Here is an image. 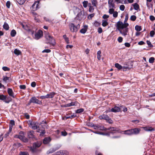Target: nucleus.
I'll return each instance as SVG.
<instances>
[{"label": "nucleus", "mask_w": 155, "mask_h": 155, "mask_svg": "<svg viewBox=\"0 0 155 155\" xmlns=\"http://www.w3.org/2000/svg\"><path fill=\"white\" fill-rule=\"evenodd\" d=\"M102 25L103 27H105L108 25V23L106 20H103Z\"/></svg>", "instance_id": "31"}, {"label": "nucleus", "mask_w": 155, "mask_h": 155, "mask_svg": "<svg viewBox=\"0 0 155 155\" xmlns=\"http://www.w3.org/2000/svg\"><path fill=\"white\" fill-rule=\"evenodd\" d=\"M24 115L26 119H28L30 118V116L27 113H25Z\"/></svg>", "instance_id": "51"}, {"label": "nucleus", "mask_w": 155, "mask_h": 155, "mask_svg": "<svg viewBox=\"0 0 155 155\" xmlns=\"http://www.w3.org/2000/svg\"><path fill=\"white\" fill-rule=\"evenodd\" d=\"M125 8V7L124 5H120V9L121 11H123L124 10Z\"/></svg>", "instance_id": "54"}, {"label": "nucleus", "mask_w": 155, "mask_h": 155, "mask_svg": "<svg viewBox=\"0 0 155 155\" xmlns=\"http://www.w3.org/2000/svg\"><path fill=\"white\" fill-rule=\"evenodd\" d=\"M14 137L15 138H18L21 140L22 141V137L21 136H20L19 135H16Z\"/></svg>", "instance_id": "47"}, {"label": "nucleus", "mask_w": 155, "mask_h": 155, "mask_svg": "<svg viewBox=\"0 0 155 155\" xmlns=\"http://www.w3.org/2000/svg\"><path fill=\"white\" fill-rule=\"evenodd\" d=\"M107 130L110 131H114V134L116 132H119V129L115 127H110L107 128Z\"/></svg>", "instance_id": "13"}, {"label": "nucleus", "mask_w": 155, "mask_h": 155, "mask_svg": "<svg viewBox=\"0 0 155 155\" xmlns=\"http://www.w3.org/2000/svg\"><path fill=\"white\" fill-rule=\"evenodd\" d=\"M108 116L106 114H103L99 116V118L100 119H104L106 120L108 119Z\"/></svg>", "instance_id": "20"}, {"label": "nucleus", "mask_w": 155, "mask_h": 155, "mask_svg": "<svg viewBox=\"0 0 155 155\" xmlns=\"http://www.w3.org/2000/svg\"><path fill=\"white\" fill-rule=\"evenodd\" d=\"M155 58L153 57H150L149 60V62L150 63H153L154 62Z\"/></svg>", "instance_id": "40"}, {"label": "nucleus", "mask_w": 155, "mask_h": 155, "mask_svg": "<svg viewBox=\"0 0 155 155\" xmlns=\"http://www.w3.org/2000/svg\"><path fill=\"white\" fill-rule=\"evenodd\" d=\"M140 130V128H136L134 129H128L123 131L124 134L125 135H131L134 134L137 135L139 134Z\"/></svg>", "instance_id": "2"}, {"label": "nucleus", "mask_w": 155, "mask_h": 155, "mask_svg": "<svg viewBox=\"0 0 155 155\" xmlns=\"http://www.w3.org/2000/svg\"><path fill=\"white\" fill-rule=\"evenodd\" d=\"M132 5L134 6V9L136 10H138L140 8L139 5L137 3H135Z\"/></svg>", "instance_id": "25"}, {"label": "nucleus", "mask_w": 155, "mask_h": 155, "mask_svg": "<svg viewBox=\"0 0 155 155\" xmlns=\"http://www.w3.org/2000/svg\"><path fill=\"white\" fill-rule=\"evenodd\" d=\"M2 69L5 71H9L10 70L9 68L5 66L3 67Z\"/></svg>", "instance_id": "48"}, {"label": "nucleus", "mask_w": 155, "mask_h": 155, "mask_svg": "<svg viewBox=\"0 0 155 155\" xmlns=\"http://www.w3.org/2000/svg\"><path fill=\"white\" fill-rule=\"evenodd\" d=\"M106 121L107 122H108L109 124H112L113 122V121L110 118H109L108 117V119H107L106 120Z\"/></svg>", "instance_id": "56"}, {"label": "nucleus", "mask_w": 155, "mask_h": 155, "mask_svg": "<svg viewBox=\"0 0 155 155\" xmlns=\"http://www.w3.org/2000/svg\"><path fill=\"white\" fill-rule=\"evenodd\" d=\"M96 155H103V154L101 152H99L97 150H96L95 151Z\"/></svg>", "instance_id": "64"}, {"label": "nucleus", "mask_w": 155, "mask_h": 155, "mask_svg": "<svg viewBox=\"0 0 155 155\" xmlns=\"http://www.w3.org/2000/svg\"><path fill=\"white\" fill-rule=\"evenodd\" d=\"M38 123L35 121L31 122L30 124V125L32 129L36 130L38 129L37 126Z\"/></svg>", "instance_id": "11"}, {"label": "nucleus", "mask_w": 155, "mask_h": 155, "mask_svg": "<svg viewBox=\"0 0 155 155\" xmlns=\"http://www.w3.org/2000/svg\"><path fill=\"white\" fill-rule=\"evenodd\" d=\"M92 4L94 6L96 7L97 2L96 0H91Z\"/></svg>", "instance_id": "39"}, {"label": "nucleus", "mask_w": 155, "mask_h": 155, "mask_svg": "<svg viewBox=\"0 0 155 155\" xmlns=\"http://www.w3.org/2000/svg\"><path fill=\"white\" fill-rule=\"evenodd\" d=\"M114 12H115L113 8H111L109 9V13L110 14H113Z\"/></svg>", "instance_id": "49"}, {"label": "nucleus", "mask_w": 155, "mask_h": 155, "mask_svg": "<svg viewBox=\"0 0 155 155\" xmlns=\"http://www.w3.org/2000/svg\"><path fill=\"white\" fill-rule=\"evenodd\" d=\"M3 80L4 81L7 82V81L9 80V78L7 77L4 76Z\"/></svg>", "instance_id": "45"}, {"label": "nucleus", "mask_w": 155, "mask_h": 155, "mask_svg": "<svg viewBox=\"0 0 155 155\" xmlns=\"http://www.w3.org/2000/svg\"><path fill=\"white\" fill-rule=\"evenodd\" d=\"M123 39V38L122 37H119L117 39V41L119 43H121L122 42Z\"/></svg>", "instance_id": "57"}, {"label": "nucleus", "mask_w": 155, "mask_h": 155, "mask_svg": "<svg viewBox=\"0 0 155 155\" xmlns=\"http://www.w3.org/2000/svg\"><path fill=\"white\" fill-rule=\"evenodd\" d=\"M113 0H108V3L109 5V7L111 8V7L114 8V4L113 3Z\"/></svg>", "instance_id": "22"}, {"label": "nucleus", "mask_w": 155, "mask_h": 155, "mask_svg": "<svg viewBox=\"0 0 155 155\" xmlns=\"http://www.w3.org/2000/svg\"><path fill=\"white\" fill-rule=\"evenodd\" d=\"M16 34V31L14 29H13L12 30L11 32V35L12 37H14L15 36Z\"/></svg>", "instance_id": "29"}, {"label": "nucleus", "mask_w": 155, "mask_h": 155, "mask_svg": "<svg viewBox=\"0 0 155 155\" xmlns=\"http://www.w3.org/2000/svg\"><path fill=\"white\" fill-rule=\"evenodd\" d=\"M7 98V96L3 94H0V100L4 101L5 102V101Z\"/></svg>", "instance_id": "24"}, {"label": "nucleus", "mask_w": 155, "mask_h": 155, "mask_svg": "<svg viewBox=\"0 0 155 155\" xmlns=\"http://www.w3.org/2000/svg\"><path fill=\"white\" fill-rule=\"evenodd\" d=\"M100 25L101 23H99L97 21H95L94 23V25L96 27H97L99 26Z\"/></svg>", "instance_id": "43"}, {"label": "nucleus", "mask_w": 155, "mask_h": 155, "mask_svg": "<svg viewBox=\"0 0 155 155\" xmlns=\"http://www.w3.org/2000/svg\"><path fill=\"white\" fill-rule=\"evenodd\" d=\"M101 51H99L97 52V58L98 59V60H101Z\"/></svg>", "instance_id": "35"}, {"label": "nucleus", "mask_w": 155, "mask_h": 155, "mask_svg": "<svg viewBox=\"0 0 155 155\" xmlns=\"http://www.w3.org/2000/svg\"><path fill=\"white\" fill-rule=\"evenodd\" d=\"M7 92L9 96L12 97L13 98L15 97L14 94L12 89L9 88H8L7 90Z\"/></svg>", "instance_id": "14"}, {"label": "nucleus", "mask_w": 155, "mask_h": 155, "mask_svg": "<svg viewBox=\"0 0 155 155\" xmlns=\"http://www.w3.org/2000/svg\"><path fill=\"white\" fill-rule=\"evenodd\" d=\"M19 155H29V154L27 152H20Z\"/></svg>", "instance_id": "42"}, {"label": "nucleus", "mask_w": 155, "mask_h": 155, "mask_svg": "<svg viewBox=\"0 0 155 155\" xmlns=\"http://www.w3.org/2000/svg\"><path fill=\"white\" fill-rule=\"evenodd\" d=\"M150 19L151 21H153L155 20V18L153 15H150Z\"/></svg>", "instance_id": "62"}, {"label": "nucleus", "mask_w": 155, "mask_h": 155, "mask_svg": "<svg viewBox=\"0 0 155 155\" xmlns=\"http://www.w3.org/2000/svg\"><path fill=\"white\" fill-rule=\"evenodd\" d=\"M120 107L117 106H115L114 107L112 108L110 111L113 112H117L120 111Z\"/></svg>", "instance_id": "15"}, {"label": "nucleus", "mask_w": 155, "mask_h": 155, "mask_svg": "<svg viewBox=\"0 0 155 155\" xmlns=\"http://www.w3.org/2000/svg\"><path fill=\"white\" fill-rule=\"evenodd\" d=\"M84 111V109L83 108H80L78 109H77L76 111V113L77 114H80L82 112H83Z\"/></svg>", "instance_id": "33"}, {"label": "nucleus", "mask_w": 155, "mask_h": 155, "mask_svg": "<svg viewBox=\"0 0 155 155\" xmlns=\"http://www.w3.org/2000/svg\"><path fill=\"white\" fill-rule=\"evenodd\" d=\"M143 129L146 131L151 132L155 130L154 128L150 127H143Z\"/></svg>", "instance_id": "16"}, {"label": "nucleus", "mask_w": 155, "mask_h": 155, "mask_svg": "<svg viewBox=\"0 0 155 155\" xmlns=\"http://www.w3.org/2000/svg\"><path fill=\"white\" fill-rule=\"evenodd\" d=\"M59 155H68V152L65 150H60L58 151Z\"/></svg>", "instance_id": "23"}, {"label": "nucleus", "mask_w": 155, "mask_h": 155, "mask_svg": "<svg viewBox=\"0 0 155 155\" xmlns=\"http://www.w3.org/2000/svg\"><path fill=\"white\" fill-rule=\"evenodd\" d=\"M3 28L6 30H8L9 29V26L8 24L6 22L4 23V25H3Z\"/></svg>", "instance_id": "28"}, {"label": "nucleus", "mask_w": 155, "mask_h": 155, "mask_svg": "<svg viewBox=\"0 0 155 155\" xmlns=\"http://www.w3.org/2000/svg\"><path fill=\"white\" fill-rule=\"evenodd\" d=\"M129 26V24L128 23L126 22L124 23V24H123V27L124 28H127V27Z\"/></svg>", "instance_id": "55"}, {"label": "nucleus", "mask_w": 155, "mask_h": 155, "mask_svg": "<svg viewBox=\"0 0 155 155\" xmlns=\"http://www.w3.org/2000/svg\"><path fill=\"white\" fill-rule=\"evenodd\" d=\"M51 140V139L50 137H45L43 140V143L44 144H48Z\"/></svg>", "instance_id": "8"}, {"label": "nucleus", "mask_w": 155, "mask_h": 155, "mask_svg": "<svg viewBox=\"0 0 155 155\" xmlns=\"http://www.w3.org/2000/svg\"><path fill=\"white\" fill-rule=\"evenodd\" d=\"M20 88L21 89H25L26 87V86L25 85H20L19 86Z\"/></svg>", "instance_id": "60"}, {"label": "nucleus", "mask_w": 155, "mask_h": 155, "mask_svg": "<svg viewBox=\"0 0 155 155\" xmlns=\"http://www.w3.org/2000/svg\"><path fill=\"white\" fill-rule=\"evenodd\" d=\"M43 35L42 31L41 30H39L35 34V38L36 40H38L41 38L42 37Z\"/></svg>", "instance_id": "6"}, {"label": "nucleus", "mask_w": 155, "mask_h": 155, "mask_svg": "<svg viewBox=\"0 0 155 155\" xmlns=\"http://www.w3.org/2000/svg\"><path fill=\"white\" fill-rule=\"evenodd\" d=\"M39 2L37 1L35 2L32 5L31 8L33 11H35L38 8V4Z\"/></svg>", "instance_id": "9"}, {"label": "nucleus", "mask_w": 155, "mask_h": 155, "mask_svg": "<svg viewBox=\"0 0 155 155\" xmlns=\"http://www.w3.org/2000/svg\"><path fill=\"white\" fill-rule=\"evenodd\" d=\"M128 28H124L123 30V31L122 32V31H120V33L123 35L124 36H126L127 35V32L128 31Z\"/></svg>", "instance_id": "21"}, {"label": "nucleus", "mask_w": 155, "mask_h": 155, "mask_svg": "<svg viewBox=\"0 0 155 155\" xmlns=\"http://www.w3.org/2000/svg\"><path fill=\"white\" fill-rule=\"evenodd\" d=\"M83 5L84 8H86L87 6L88 2L87 1H84L83 2Z\"/></svg>", "instance_id": "44"}, {"label": "nucleus", "mask_w": 155, "mask_h": 155, "mask_svg": "<svg viewBox=\"0 0 155 155\" xmlns=\"http://www.w3.org/2000/svg\"><path fill=\"white\" fill-rule=\"evenodd\" d=\"M86 17V15L85 14L84 11L80 12L77 15V18L79 21L84 20Z\"/></svg>", "instance_id": "5"}, {"label": "nucleus", "mask_w": 155, "mask_h": 155, "mask_svg": "<svg viewBox=\"0 0 155 155\" xmlns=\"http://www.w3.org/2000/svg\"><path fill=\"white\" fill-rule=\"evenodd\" d=\"M51 50L49 49H45L42 51V53H49L51 52Z\"/></svg>", "instance_id": "53"}, {"label": "nucleus", "mask_w": 155, "mask_h": 155, "mask_svg": "<svg viewBox=\"0 0 155 155\" xmlns=\"http://www.w3.org/2000/svg\"><path fill=\"white\" fill-rule=\"evenodd\" d=\"M14 52L15 54L17 55L20 54L21 53V52L17 49H15L14 50Z\"/></svg>", "instance_id": "26"}, {"label": "nucleus", "mask_w": 155, "mask_h": 155, "mask_svg": "<svg viewBox=\"0 0 155 155\" xmlns=\"http://www.w3.org/2000/svg\"><path fill=\"white\" fill-rule=\"evenodd\" d=\"M42 142L41 141H37L33 143L32 146L29 147L30 151L33 154H37L41 151V150L38 148L41 145Z\"/></svg>", "instance_id": "1"}, {"label": "nucleus", "mask_w": 155, "mask_h": 155, "mask_svg": "<svg viewBox=\"0 0 155 155\" xmlns=\"http://www.w3.org/2000/svg\"><path fill=\"white\" fill-rule=\"evenodd\" d=\"M45 37L47 41V44H50L54 46L55 45V42L54 41V39L53 37L51 36L49 33H46L45 35Z\"/></svg>", "instance_id": "3"}, {"label": "nucleus", "mask_w": 155, "mask_h": 155, "mask_svg": "<svg viewBox=\"0 0 155 155\" xmlns=\"http://www.w3.org/2000/svg\"><path fill=\"white\" fill-rule=\"evenodd\" d=\"M155 34V32L153 31H150V36L151 37H153V36Z\"/></svg>", "instance_id": "63"}, {"label": "nucleus", "mask_w": 155, "mask_h": 155, "mask_svg": "<svg viewBox=\"0 0 155 155\" xmlns=\"http://www.w3.org/2000/svg\"><path fill=\"white\" fill-rule=\"evenodd\" d=\"M137 18V17L136 16L133 15L131 16L130 19V20L133 21H135Z\"/></svg>", "instance_id": "41"}, {"label": "nucleus", "mask_w": 155, "mask_h": 155, "mask_svg": "<svg viewBox=\"0 0 155 155\" xmlns=\"http://www.w3.org/2000/svg\"><path fill=\"white\" fill-rule=\"evenodd\" d=\"M11 3L9 1H8L6 3V6L8 8H9L10 6Z\"/></svg>", "instance_id": "58"}, {"label": "nucleus", "mask_w": 155, "mask_h": 155, "mask_svg": "<svg viewBox=\"0 0 155 155\" xmlns=\"http://www.w3.org/2000/svg\"><path fill=\"white\" fill-rule=\"evenodd\" d=\"M26 0H17V2L20 5H23L25 2Z\"/></svg>", "instance_id": "37"}, {"label": "nucleus", "mask_w": 155, "mask_h": 155, "mask_svg": "<svg viewBox=\"0 0 155 155\" xmlns=\"http://www.w3.org/2000/svg\"><path fill=\"white\" fill-rule=\"evenodd\" d=\"M135 29L138 32L140 31L142 28L141 26L137 25L135 27Z\"/></svg>", "instance_id": "34"}, {"label": "nucleus", "mask_w": 155, "mask_h": 155, "mask_svg": "<svg viewBox=\"0 0 155 155\" xmlns=\"http://www.w3.org/2000/svg\"><path fill=\"white\" fill-rule=\"evenodd\" d=\"M123 23L122 22L120 21H118L117 23L116 27H117L118 29H124V27L123 26Z\"/></svg>", "instance_id": "17"}, {"label": "nucleus", "mask_w": 155, "mask_h": 155, "mask_svg": "<svg viewBox=\"0 0 155 155\" xmlns=\"http://www.w3.org/2000/svg\"><path fill=\"white\" fill-rule=\"evenodd\" d=\"M30 100H31V102H32V103L39 105H41L42 104V102L38 100L35 96L32 97Z\"/></svg>", "instance_id": "7"}, {"label": "nucleus", "mask_w": 155, "mask_h": 155, "mask_svg": "<svg viewBox=\"0 0 155 155\" xmlns=\"http://www.w3.org/2000/svg\"><path fill=\"white\" fill-rule=\"evenodd\" d=\"M12 100V99L11 97H7V98L5 101V102L6 103H9Z\"/></svg>", "instance_id": "32"}, {"label": "nucleus", "mask_w": 155, "mask_h": 155, "mask_svg": "<svg viewBox=\"0 0 155 155\" xmlns=\"http://www.w3.org/2000/svg\"><path fill=\"white\" fill-rule=\"evenodd\" d=\"M147 43L149 47L152 48L153 47V45L151 44V42L150 41L147 40Z\"/></svg>", "instance_id": "46"}, {"label": "nucleus", "mask_w": 155, "mask_h": 155, "mask_svg": "<svg viewBox=\"0 0 155 155\" xmlns=\"http://www.w3.org/2000/svg\"><path fill=\"white\" fill-rule=\"evenodd\" d=\"M94 8L91 6V4H90V6L89 9V11L90 12H93L94 11Z\"/></svg>", "instance_id": "61"}, {"label": "nucleus", "mask_w": 155, "mask_h": 155, "mask_svg": "<svg viewBox=\"0 0 155 155\" xmlns=\"http://www.w3.org/2000/svg\"><path fill=\"white\" fill-rule=\"evenodd\" d=\"M118 16V12L117 11H115L113 13V16L114 18H117Z\"/></svg>", "instance_id": "52"}, {"label": "nucleus", "mask_w": 155, "mask_h": 155, "mask_svg": "<svg viewBox=\"0 0 155 155\" xmlns=\"http://www.w3.org/2000/svg\"><path fill=\"white\" fill-rule=\"evenodd\" d=\"M55 94V93L54 92H51L49 94H47L46 95L47 98H52L54 97Z\"/></svg>", "instance_id": "19"}, {"label": "nucleus", "mask_w": 155, "mask_h": 155, "mask_svg": "<svg viewBox=\"0 0 155 155\" xmlns=\"http://www.w3.org/2000/svg\"><path fill=\"white\" fill-rule=\"evenodd\" d=\"M19 135L22 137V141L25 143L27 142L28 141V139L24 136V132L22 131H21L19 133Z\"/></svg>", "instance_id": "10"}, {"label": "nucleus", "mask_w": 155, "mask_h": 155, "mask_svg": "<svg viewBox=\"0 0 155 155\" xmlns=\"http://www.w3.org/2000/svg\"><path fill=\"white\" fill-rule=\"evenodd\" d=\"M115 66L119 70H120L122 68V67L121 65L118 63H116L115 64Z\"/></svg>", "instance_id": "30"}, {"label": "nucleus", "mask_w": 155, "mask_h": 155, "mask_svg": "<svg viewBox=\"0 0 155 155\" xmlns=\"http://www.w3.org/2000/svg\"><path fill=\"white\" fill-rule=\"evenodd\" d=\"M41 131L40 132V136H43L44 135L45 133V130H41Z\"/></svg>", "instance_id": "50"}, {"label": "nucleus", "mask_w": 155, "mask_h": 155, "mask_svg": "<svg viewBox=\"0 0 155 155\" xmlns=\"http://www.w3.org/2000/svg\"><path fill=\"white\" fill-rule=\"evenodd\" d=\"M75 102H71L70 103L67 104L65 105V107H69L75 105Z\"/></svg>", "instance_id": "27"}, {"label": "nucleus", "mask_w": 155, "mask_h": 155, "mask_svg": "<svg viewBox=\"0 0 155 155\" xmlns=\"http://www.w3.org/2000/svg\"><path fill=\"white\" fill-rule=\"evenodd\" d=\"M107 128L104 127L103 126H101L99 125V129L101 130H107Z\"/></svg>", "instance_id": "38"}, {"label": "nucleus", "mask_w": 155, "mask_h": 155, "mask_svg": "<svg viewBox=\"0 0 155 155\" xmlns=\"http://www.w3.org/2000/svg\"><path fill=\"white\" fill-rule=\"evenodd\" d=\"M84 28H82L80 31V32L82 34L85 33L87 31L88 26L86 25H84Z\"/></svg>", "instance_id": "18"}, {"label": "nucleus", "mask_w": 155, "mask_h": 155, "mask_svg": "<svg viewBox=\"0 0 155 155\" xmlns=\"http://www.w3.org/2000/svg\"><path fill=\"white\" fill-rule=\"evenodd\" d=\"M110 134H114L113 132L109 131V132L108 133H105L102 132V134H102V135H107V136H109L110 135Z\"/></svg>", "instance_id": "36"}, {"label": "nucleus", "mask_w": 155, "mask_h": 155, "mask_svg": "<svg viewBox=\"0 0 155 155\" xmlns=\"http://www.w3.org/2000/svg\"><path fill=\"white\" fill-rule=\"evenodd\" d=\"M69 26L70 30L72 32H76L80 28L79 24L76 26L75 24L73 23H70L69 24Z\"/></svg>", "instance_id": "4"}, {"label": "nucleus", "mask_w": 155, "mask_h": 155, "mask_svg": "<svg viewBox=\"0 0 155 155\" xmlns=\"http://www.w3.org/2000/svg\"><path fill=\"white\" fill-rule=\"evenodd\" d=\"M28 136L29 138L33 139L35 138L34 135V131L33 130H31L28 132Z\"/></svg>", "instance_id": "12"}, {"label": "nucleus", "mask_w": 155, "mask_h": 155, "mask_svg": "<svg viewBox=\"0 0 155 155\" xmlns=\"http://www.w3.org/2000/svg\"><path fill=\"white\" fill-rule=\"evenodd\" d=\"M68 117H69V118L72 119V118H74L75 117H76V114H72L71 116H69Z\"/></svg>", "instance_id": "59"}]
</instances>
